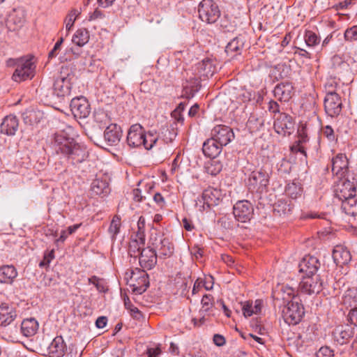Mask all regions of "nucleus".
Wrapping results in <instances>:
<instances>
[{
	"label": "nucleus",
	"instance_id": "1",
	"mask_svg": "<svg viewBox=\"0 0 357 357\" xmlns=\"http://www.w3.org/2000/svg\"><path fill=\"white\" fill-rule=\"evenodd\" d=\"M73 131V128L69 126L56 132L52 144L57 154L64 155L73 165H76L84 161L88 153L86 148L71 136Z\"/></svg>",
	"mask_w": 357,
	"mask_h": 357
},
{
	"label": "nucleus",
	"instance_id": "25",
	"mask_svg": "<svg viewBox=\"0 0 357 357\" xmlns=\"http://www.w3.org/2000/svg\"><path fill=\"white\" fill-rule=\"evenodd\" d=\"M18 275L17 271L13 265L0 266V283L13 284Z\"/></svg>",
	"mask_w": 357,
	"mask_h": 357
},
{
	"label": "nucleus",
	"instance_id": "33",
	"mask_svg": "<svg viewBox=\"0 0 357 357\" xmlns=\"http://www.w3.org/2000/svg\"><path fill=\"white\" fill-rule=\"evenodd\" d=\"M48 349L54 357H62L66 350V345L62 337H56L49 345Z\"/></svg>",
	"mask_w": 357,
	"mask_h": 357
},
{
	"label": "nucleus",
	"instance_id": "28",
	"mask_svg": "<svg viewBox=\"0 0 357 357\" xmlns=\"http://www.w3.org/2000/svg\"><path fill=\"white\" fill-rule=\"evenodd\" d=\"M222 149V146L211 137L204 142L202 151L205 156L214 159L221 153Z\"/></svg>",
	"mask_w": 357,
	"mask_h": 357
},
{
	"label": "nucleus",
	"instance_id": "29",
	"mask_svg": "<svg viewBox=\"0 0 357 357\" xmlns=\"http://www.w3.org/2000/svg\"><path fill=\"white\" fill-rule=\"evenodd\" d=\"M39 324L35 318L24 319L21 323V333L25 337H32L36 334Z\"/></svg>",
	"mask_w": 357,
	"mask_h": 357
},
{
	"label": "nucleus",
	"instance_id": "21",
	"mask_svg": "<svg viewBox=\"0 0 357 357\" xmlns=\"http://www.w3.org/2000/svg\"><path fill=\"white\" fill-rule=\"evenodd\" d=\"M155 241H157V238H155ZM154 249L158 252L159 257H169L174 253L173 243L168 238L164 236H159V241L153 243Z\"/></svg>",
	"mask_w": 357,
	"mask_h": 357
},
{
	"label": "nucleus",
	"instance_id": "37",
	"mask_svg": "<svg viewBox=\"0 0 357 357\" xmlns=\"http://www.w3.org/2000/svg\"><path fill=\"white\" fill-rule=\"evenodd\" d=\"M177 135L178 132L176 123H173L169 126L164 127L161 129L160 137L166 144L172 142Z\"/></svg>",
	"mask_w": 357,
	"mask_h": 357
},
{
	"label": "nucleus",
	"instance_id": "3",
	"mask_svg": "<svg viewBox=\"0 0 357 357\" xmlns=\"http://www.w3.org/2000/svg\"><path fill=\"white\" fill-rule=\"evenodd\" d=\"M74 75L68 73V68H62L60 74L55 78L53 83V94L58 98H63L70 94L72 79Z\"/></svg>",
	"mask_w": 357,
	"mask_h": 357
},
{
	"label": "nucleus",
	"instance_id": "53",
	"mask_svg": "<svg viewBox=\"0 0 357 357\" xmlns=\"http://www.w3.org/2000/svg\"><path fill=\"white\" fill-rule=\"evenodd\" d=\"M344 36V39L347 41L357 40V25L347 29Z\"/></svg>",
	"mask_w": 357,
	"mask_h": 357
},
{
	"label": "nucleus",
	"instance_id": "13",
	"mask_svg": "<svg viewBox=\"0 0 357 357\" xmlns=\"http://www.w3.org/2000/svg\"><path fill=\"white\" fill-rule=\"evenodd\" d=\"M342 102L339 94L326 95L324 98V109L331 117H336L341 113Z\"/></svg>",
	"mask_w": 357,
	"mask_h": 357
},
{
	"label": "nucleus",
	"instance_id": "58",
	"mask_svg": "<svg viewBox=\"0 0 357 357\" xmlns=\"http://www.w3.org/2000/svg\"><path fill=\"white\" fill-rule=\"evenodd\" d=\"M105 17L104 13L99 10L98 8H96L93 13L89 14V20L93 21V20H102Z\"/></svg>",
	"mask_w": 357,
	"mask_h": 357
},
{
	"label": "nucleus",
	"instance_id": "45",
	"mask_svg": "<svg viewBox=\"0 0 357 357\" xmlns=\"http://www.w3.org/2000/svg\"><path fill=\"white\" fill-rule=\"evenodd\" d=\"M197 69L202 75L208 76L212 75L213 71L212 70V63L209 59H204L198 63Z\"/></svg>",
	"mask_w": 357,
	"mask_h": 357
},
{
	"label": "nucleus",
	"instance_id": "17",
	"mask_svg": "<svg viewBox=\"0 0 357 357\" xmlns=\"http://www.w3.org/2000/svg\"><path fill=\"white\" fill-rule=\"evenodd\" d=\"M319 266V259L311 255L305 256L298 264L299 272L305 273V275H317Z\"/></svg>",
	"mask_w": 357,
	"mask_h": 357
},
{
	"label": "nucleus",
	"instance_id": "52",
	"mask_svg": "<svg viewBox=\"0 0 357 357\" xmlns=\"http://www.w3.org/2000/svg\"><path fill=\"white\" fill-rule=\"evenodd\" d=\"M89 282L94 284L99 292H105L107 291V288L104 280L102 279H100L97 276L94 275L89 278Z\"/></svg>",
	"mask_w": 357,
	"mask_h": 357
},
{
	"label": "nucleus",
	"instance_id": "42",
	"mask_svg": "<svg viewBox=\"0 0 357 357\" xmlns=\"http://www.w3.org/2000/svg\"><path fill=\"white\" fill-rule=\"evenodd\" d=\"M294 208V204L291 201L287 200H279L276 204L275 211H277L278 213H282L284 215L289 214L291 212Z\"/></svg>",
	"mask_w": 357,
	"mask_h": 357
},
{
	"label": "nucleus",
	"instance_id": "59",
	"mask_svg": "<svg viewBox=\"0 0 357 357\" xmlns=\"http://www.w3.org/2000/svg\"><path fill=\"white\" fill-rule=\"evenodd\" d=\"M318 356L333 357L334 356L333 351L328 347H322L319 349Z\"/></svg>",
	"mask_w": 357,
	"mask_h": 357
},
{
	"label": "nucleus",
	"instance_id": "26",
	"mask_svg": "<svg viewBox=\"0 0 357 357\" xmlns=\"http://www.w3.org/2000/svg\"><path fill=\"white\" fill-rule=\"evenodd\" d=\"M18 126L19 121L15 116H6L0 126L1 132L8 136H13L15 135Z\"/></svg>",
	"mask_w": 357,
	"mask_h": 357
},
{
	"label": "nucleus",
	"instance_id": "34",
	"mask_svg": "<svg viewBox=\"0 0 357 357\" xmlns=\"http://www.w3.org/2000/svg\"><path fill=\"white\" fill-rule=\"evenodd\" d=\"M91 190L93 193L97 195L105 196L110 192L109 183L106 178H96L93 181Z\"/></svg>",
	"mask_w": 357,
	"mask_h": 357
},
{
	"label": "nucleus",
	"instance_id": "36",
	"mask_svg": "<svg viewBox=\"0 0 357 357\" xmlns=\"http://www.w3.org/2000/svg\"><path fill=\"white\" fill-rule=\"evenodd\" d=\"M242 311L245 317H248L254 314H258L261 312L262 301L261 300H256L254 303L252 301H245L241 303Z\"/></svg>",
	"mask_w": 357,
	"mask_h": 357
},
{
	"label": "nucleus",
	"instance_id": "35",
	"mask_svg": "<svg viewBox=\"0 0 357 357\" xmlns=\"http://www.w3.org/2000/svg\"><path fill=\"white\" fill-rule=\"evenodd\" d=\"M244 46L242 38L236 37L231 40L226 46L225 52L227 56L231 59L235 58L237 55L241 54V50Z\"/></svg>",
	"mask_w": 357,
	"mask_h": 357
},
{
	"label": "nucleus",
	"instance_id": "57",
	"mask_svg": "<svg viewBox=\"0 0 357 357\" xmlns=\"http://www.w3.org/2000/svg\"><path fill=\"white\" fill-rule=\"evenodd\" d=\"M54 258V250H51L47 254H45L43 259L40 262L39 266L43 267L48 266L51 261Z\"/></svg>",
	"mask_w": 357,
	"mask_h": 357
},
{
	"label": "nucleus",
	"instance_id": "47",
	"mask_svg": "<svg viewBox=\"0 0 357 357\" xmlns=\"http://www.w3.org/2000/svg\"><path fill=\"white\" fill-rule=\"evenodd\" d=\"M222 169V165L218 160H212L207 163L206 169L208 174L215 176L219 174Z\"/></svg>",
	"mask_w": 357,
	"mask_h": 357
},
{
	"label": "nucleus",
	"instance_id": "11",
	"mask_svg": "<svg viewBox=\"0 0 357 357\" xmlns=\"http://www.w3.org/2000/svg\"><path fill=\"white\" fill-rule=\"evenodd\" d=\"M275 132L283 136L290 135L294 129V122L291 116L280 113L274 122Z\"/></svg>",
	"mask_w": 357,
	"mask_h": 357
},
{
	"label": "nucleus",
	"instance_id": "31",
	"mask_svg": "<svg viewBox=\"0 0 357 357\" xmlns=\"http://www.w3.org/2000/svg\"><path fill=\"white\" fill-rule=\"evenodd\" d=\"M135 239H132L129 243L128 252L131 257L140 256L141 251L142 249H145V238L144 234L139 233L138 236H136Z\"/></svg>",
	"mask_w": 357,
	"mask_h": 357
},
{
	"label": "nucleus",
	"instance_id": "30",
	"mask_svg": "<svg viewBox=\"0 0 357 357\" xmlns=\"http://www.w3.org/2000/svg\"><path fill=\"white\" fill-rule=\"evenodd\" d=\"M16 312L13 307L3 303L0 305V325L8 326L12 323L16 317Z\"/></svg>",
	"mask_w": 357,
	"mask_h": 357
},
{
	"label": "nucleus",
	"instance_id": "12",
	"mask_svg": "<svg viewBox=\"0 0 357 357\" xmlns=\"http://www.w3.org/2000/svg\"><path fill=\"white\" fill-rule=\"evenodd\" d=\"M211 137L222 146L227 145L234 138L233 130L225 125H218L211 130Z\"/></svg>",
	"mask_w": 357,
	"mask_h": 357
},
{
	"label": "nucleus",
	"instance_id": "7",
	"mask_svg": "<svg viewBox=\"0 0 357 357\" xmlns=\"http://www.w3.org/2000/svg\"><path fill=\"white\" fill-rule=\"evenodd\" d=\"M199 18L208 24L215 22L220 17V11L213 0H202L198 7Z\"/></svg>",
	"mask_w": 357,
	"mask_h": 357
},
{
	"label": "nucleus",
	"instance_id": "20",
	"mask_svg": "<svg viewBox=\"0 0 357 357\" xmlns=\"http://www.w3.org/2000/svg\"><path fill=\"white\" fill-rule=\"evenodd\" d=\"M26 19L25 10L22 8L13 9L8 15L7 26L10 30L15 31L22 27Z\"/></svg>",
	"mask_w": 357,
	"mask_h": 357
},
{
	"label": "nucleus",
	"instance_id": "55",
	"mask_svg": "<svg viewBox=\"0 0 357 357\" xmlns=\"http://www.w3.org/2000/svg\"><path fill=\"white\" fill-rule=\"evenodd\" d=\"M283 292L289 296H292L293 300L292 301H298V298H296L297 293L299 291V289H297L296 288H294L292 287L289 286H285L282 289Z\"/></svg>",
	"mask_w": 357,
	"mask_h": 357
},
{
	"label": "nucleus",
	"instance_id": "19",
	"mask_svg": "<svg viewBox=\"0 0 357 357\" xmlns=\"http://www.w3.org/2000/svg\"><path fill=\"white\" fill-rule=\"evenodd\" d=\"M354 328L350 325L340 326L333 332L334 340L340 345L345 344L354 335Z\"/></svg>",
	"mask_w": 357,
	"mask_h": 357
},
{
	"label": "nucleus",
	"instance_id": "50",
	"mask_svg": "<svg viewBox=\"0 0 357 357\" xmlns=\"http://www.w3.org/2000/svg\"><path fill=\"white\" fill-rule=\"evenodd\" d=\"M213 282H211V285H208L207 282H204V280L202 278H198L195 280L193 288L192 290V295H195L199 293V291L202 289V287H204L206 290H211L213 289Z\"/></svg>",
	"mask_w": 357,
	"mask_h": 357
},
{
	"label": "nucleus",
	"instance_id": "22",
	"mask_svg": "<svg viewBox=\"0 0 357 357\" xmlns=\"http://www.w3.org/2000/svg\"><path fill=\"white\" fill-rule=\"evenodd\" d=\"M121 137V128L115 123L109 125L104 132L105 140L109 146L117 145L119 143Z\"/></svg>",
	"mask_w": 357,
	"mask_h": 357
},
{
	"label": "nucleus",
	"instance_id": "44",
	"mask_svg": "<svg viewBox=\"0 0 357 357\" xmlns=\"http://www.w3.org/2000/svg\"><path fill=\"white\" fill-rule=\"evenodd\" d=\"M340 87L339 79L335 77H330L327 79L325 84L326 95L338 94L337 93V88Z\"/></svg>",
	"mask_w": 357,
	"mask_h": 357
},
{
	"label": "nucleus",
	"instance_id": "49",
	"mask_svg": "<svg viewBox=\"0 0 357 357\" xmlns=\"http://www.w3.org/2000/svg\"><path fill=\"white\" fill-rule=\"evenodd\" d=\"M304 38L308 47H314L320 43V38L312 31H306Z\"/></svg>",
	"mask_w": 357,
	"mask_h": 357
},
{
	"label": "nucleus",
	"instance_id": "14",
	"mask_svg": "<svg viewBox=\"0 0 357 357\" xmlns=\"http://www.w3.org/2000/svg\"><path fill=\"white\" fill-rule=\"evenodd\" d=\"M349 161L345 154L338 153L331 160V171L337 178H344L348 172Z\"/></svg>",
	"mask_w": 357,
	"mask_h": 357
},
{
	"label": "nucleus",
	"instance_id": "60",
	"mask_svg": "<svg viewBox=\"0 0 357 357\" xmlns=\"http://www.w3.org/2000/svg\"><path fill=\"white\" fill-rule=\"evenodd\" d=\"M153 200L160 208H163L165 206V199L163 196L159 192L154 194Z\"/></svg>",
	"mask_w": 357,
	"mask_h": 357
},
{
	"label": "nucleus",
	"instance_id": "6",
	"mask_svg": "<svg viewBox=\"0 0 357 357\" xmlns=\"http://www.w3.org/2000/svg\"><path fill=\"white\" fill-rule=\"evenodd\" d=\"M303 305L298 301H291L284 306L282 314L284 321L289 325H296L304 315Z\"/></svg>",
	"mask_w": 357,
	"mask_h": 357
},
{
	"label": "nucleus",
	"instance_id": "18",
	"mask_svg": "<svg viewBox=\"0 0 357 357\" xmlns=\"http://www.w3.org/2000/svg\"><path fill=\"white\" fill-rule=\"evenodd\" d=\"M158 255L154 248H146L142 249L139 257V262L142 268L151 270L157 264Z\"/></svg>",
	"mask_w": 357,
	"mask_h": 357
},
{
	"label": "nucleus",
	"instance_id": "46",
	"mask_svg": "<svg viewBox=\"0 0 357 357\" xmlns=\"http://www.w3.org/2000/svg\"><path fill=\"white\" fill-rule=\"evenodd\" d=\"M121 227V218L118 215H115L110 223L108 231L112 238L114 240L116 235L119 233Z\"/></svg>",
	"mask_w": 357,
	"mask_h": 357
},
{
	"label": "nucleus",
	"instance_id": "38",
	"mask_svg": "<svg viewBox=\"0 0 357 357\" xmlns=\"http://www.w3.org/2000/svg\"><path fill=\"white\" fill-rule=\"evenodd\" d=\"M341 208L347 215L355 216L357 215V199L355 195L342 201Z\"/></svg>",
	"mask_w": 357,
	"mask_h": 357
},
{
	"label": "nucleus",
	"instance_id": "62",
	"mask_svg": "<svg viewBox=\"0 0 357 357\" xmlns=\"http://www.w3.org/2000/svg\"><path fill=\"white\" fill-rule=\"evenodd\" d=\"M171 116L174 119V122L177 125V123H180L183 124L184 121V118L181 112H178L176 110L172 111L171 114Z\"/></svg>",
	"mask_w": 357,
	"mask_h": 357
},
{
	"label": "nucleus",
	"instance_id": "54",
	"mask_svg": "<svg viewBox=\"0 0 357 357\" xmlns=\"http://www.w3.org/2000/svg\"><path fill=\"white\" fill-rule=\"evenodd\" d=\"M322 134L326 137L329 142H334L336 140V137L334 130L330 126H326L322 129Z\"/></svg>",
	"mask_w": 357,
	"mask_h": 357
},
{
	"label": "nucleus",
	"instance_id": "5",
	"mask_svg": "<svg viewBox=\"0 0 357 357\" xmlns=\"http://www.w3.org/2000/svg\"><path fill=\"white\" fill-rule=\"evenodd\" d=\"M269 174L263 169L253 171L248 179L250 191L257 193L266 192L269 184Z\"/></svg>",
	"mask_w": 357,
	"mask_h": 357
},
{
	"label": "nucleus",
	"instance_id": "41",
	"mask_svg": "<svg viewBox=\"0 0 357 357\" xmlns=\"http://www.w3.org/2000/svg\"><path fill=\"white\" fill-rule=\"evenodd\" d=\"M298 151L302 153H305L304 147L301 145L308 141V136L307 133V127L305 125H301L298 128Z\"/></svg>",
	"mask_w": 357,
	"mask_h": 357
},
{
	"label": "nucleus",
	"instance_id": "27",
	"mask_svg": "<svg viewBox=\"0 0 357 357\" xmlns=\"http://www.w3.org/2000/svg\"><path fill=\"white\" fill-rule=\"evenodd\" d=\"M221 192L220 190L213 188H208L202 192L204 205L207 207L217 206L220 200Z\"/></svg>",
	"mask_w": 357,
	"mask_h": 357
},
{
	"label": "nucleus",
	"instance_id": "56",
	"mask_svg": "<svg viewBox=\"0 0 357 357\" xmlns=\"http://www.w3.org/2000/svg\"><path fill=\"white\" fill-rule=\"evenodd\" d=\"M162 353L161 348L160 345H158L154 348H148L146 349V354L148 357H159Z\"/></svg>",
	"mask_w": 357,
	"mask_h": 357
},
{
	"label": "nucleus",
	"instance_id": "10",
	"mask_svg": "<svg viewBox=\"0 0 357 357\" xmlns=\"http://www.w3.org/2000/svg\"><path fill=\"white\" fill-rule=\"evenodd\" d=\"M254 213L252 204L248 200H241L233 207V214L236 220L247 222L251 220Z\"/></svg>",
	"mask_w": 357,
	"mask_h": 357
},
{
	"label": "nucleus",
	"instance_id": "64",
	"mask_svg": "<svg viewBox=\"0 0 357 357\" xmlns=\"http://www.w3.org/2000/svg\"><path fill=\"white\" fill-rule=\"evenodd\" d=\"M107 323L106 317H99L96 321V326L98 328H103Z\"/></svg>",
	"mask_w": 357,
	"mask_h": 357
},
{
	"label": "nucleus",
	"instance_id": "39",
	"mask_svg": "<svg viewBox=\"0 0 357 357\" xmlns=\"http://www.w3.org/2000/svg\"><path fill=\"white\" fill-rule=\"evenodd\" d=\"M89 40V33L86 29H79L74 33L72 42L79 47L86 45Z\"/></svg>",
	"mask_w": 357,
	"mask_h": 357
},
{
	"label": "nucleus",
	"instance_id": "51",
	"mask_svg": "<svg viewBox=\"0 0 357 357\" xmlns=\"http://www.w3.org/2000/svg\"><path fill=\"white\" fill-rule=\"evenodd\" d=\"M202 310L207 312L214 305V298L211 294H204L201 301Z\"/></svg>",
	"mask_w": 357,
	"mask_h": 357
},
{
	"label": "nucleus",
	"instance_id": "15",
	"mask_svg": "<svg viewBox=\"0 0 357 357\" xmlns=\"http://www.w3.org/2000/svg\"><path fill=\"white\" fill-rule=\"evenodd\" d=\"M70 106L73 114L77 118H86L91 112L90 105L83 96L73 98Z\"/></svg>",
	"mask_w": 357,
	"mask_h": 357
},
{
	"label": "nucleus",
	"instance_id": "24",
	"mask_svg": "<svg viewBox=\"0 0 357 357\" xmlns=\"http://www.w3.org/2000/svg\"><path fill=\"white\" fill-rule=\"evenodd\" d=\"M333 259L337 265L342 266L349 264L351 259V255L349 250L343 245H337L333 251Z\"/></svg>",
	"mask_w": 357,
	"mask_h": 357
},
{
	"label": "nucleus",
	"instance_id": "9",
	"mask_svg": "<svg viewBox=\"0 0 357 357\" xmlns=\"http://www.w3.org/2000/svg\"><path fill=\"white\" fill-rule=\"evenodd\" d=\"M322 282L319 275H303L298 285L299 291L307 294H318L321 290Z\"/></svg>",
	"mask_w": 357,
	"mask_h": 357
},
{
	"label": "nucleus",
	"instance_id": "43",
	"mask_svg": "<svg viewBox=\"0 0 357 357\" xmlns=\"http://www.w3.org/2000/svg\"><path fill=\"white\" fill-rule=\"evenodd\" d=\"M344 301L350 305L357 307V287H354L349 288L344 296Z\"/></svg>",
	"mask_w": 357,
	"mask_h": 357
},
{
	"label": "nucleus",
	"instance_id": "8",
	"mask_svg": "<svg viewBox=\"0 0 357 357\" xmlns=\"http://www.w3.org/2000/svg\"><path fill=\"white\" fill-rule=\"evenodd\" d=\"M34 63L31 59H20L17 63L16 69L13 75V79L20 82L31 79L34 75Z\"/></svg>",
	"mask_w": 357,
	"mask_h": 357
},
{
	"label": "nucleus",
	"instance_id": "23",
	"mask_svg": "<svg viewBox=\"0 0 357 357\" xmlns=\"http://www.w3.org/2000/svg\"><path fill=\"white\" fill-rule=\"evenodd\" d=\"M294 86L291 83L286 82L278 84L274 90V96L280 101L287 102L292 97Z\"/></svg>",
	"mask_w": 357,
	"mask_h": 357
},
{
	"label": "nucleus",
	"instance_id": "48",
	"mask_svg": "<svg viewBox=\"0 0 357 357\" xmlns=\"http://www.w3.org/2000/svg\"><path fill=\"white\" fill-rule=\"evenodd\" d=\"M79 14V12L77 10L73 9L70 10V12L66 16L65 19L66 29L67 31L66 34L68 33L71 28L73 26L75 21L76 20Z\"/></svg>",
	"mask_w": 357,
	"mask_h": 357
},
{
	"label": "nucleus",
	"instance_id": "4",
	"mask_svg": "<svg viewBox=\"0 0 357 357\" xmlns=\"http://www.w3.org/2000/svg\"><path fill=\"white\" fill-rule=\"evenodd\" d=\"M125 278L130 280L132 291L136 294H142L149 286V275L143 268H135L127 271Z\"/></svg>",
	"mask_w": 357,
	"mask_h": 357
},
{
	"label": "nucleus",
	"instance_id": "63",
	"mask_svg": "<svg viewBox=\"0 0 357 357\" xmlns=\"http://www.w3.org/2000/svg\"><path fill=\"white\" fill-rule=\"evenodd\" d=\"M214 344L218 347H222L225 344V338L220 334H215L213 338Z\"/></svg>",
	"mask_w": 357,
	"mask_h": 357
},
{
	"label": "nucleus",
	"instance_id": "2",
	"mask_svg": "<svg viewBox=\"0 0 357 357\" xmlns=\"http://www.w3.org/2000/svg\"><path fill=\"white\" fill-rule=\"evenodd\" d=\"M154 131L146 134L144 128L139 123L132 125L128 132L127 144L130 147L136 148L142 145L146 150L151 149L157 143L159 136Z\"/></svg>",
	"mask_w": 357,
	"mask_h": 357
},
{
	"label": "nucleus",
	"instance_id": "16",
	"mask_svg": "<svg viewBox=\"0 0 357 357\" xmlns=\"http://www.w3.org/2000/svg\"><path fill=\"white\" fill-rule=\"evenodd\" d=\"M339 181L335 189V196L340 201H343L356 195V188L350 181L344 178H338Z\"/></svg>",
	"mask_w": 357,
	"mask_h": 357
},
{
	"label": "nucleus",
	"instance_id": "40",
	"mask_svg": "<svg viewBox=\"0 0 357 357\" xmlns=\"http://www.w3.org/2000/svg\"><path fill=\"white\" fill-rule=\"evenodd\" d=\"M285 192L288 197L293 199L301 197L303 194V188L299 183L293 181L287 184Z\"/></svg>",
	"mask_w": 357,
	"mask_h": 357
},
{
	"label": "nucleus",
	"instance_id": "61",
	"mask_svg": "<svg viewBox=\"0 0 357 357\" xmlns=\"http://www.w3.org/2000/svg\"><path fill=\"white\" fill-rule=\"evenodd\" d=\"M348 317L351 324L357 326V307L350 310Z\"/></svg>",
	"mask_w": 357,
	"mask_h": 357
},
{
	"label": "nucleus",
	"instance_id": "32",
	"mask_svg": "<svg viewBox=\"0 0 357 357\" xmlns=\"http://www.w3.org/2000/svg\"><path fill=\"white\" fill-rule=\"evenodd\" d=\"M264 119L261 112L254 111L249 116L246 126L251 132H255L260 130L264 126Z\"/></svg>",
	"mask_w": 357,
	"mask_h": 357
}]
</instances>
